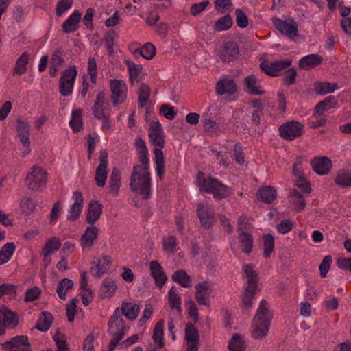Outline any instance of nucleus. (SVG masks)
<instances>
[{
  "mask_svg": "<svg viewBox=\"0 0 351 351\" xmlns=\"http://www.w3.org/2000/svg\"><path fill=\"white\" fill-rule=\"evenodd\" d=\"M232 19L230 15L227 14L223 17L218 19L213 29L216 32H222L229 29L232 25Z\"/></svg>",
  "mask_w": 351,
  "mask_h": 351,
  "instance_id": "37998d69",
  "label": "nucleus"
},
{
  "mask_svg": "<svg viewBox=\"0 0 351 351\" xmlns=\"http://www.w3.org/2000/svg\"><path fill=\"white\" fill-rule=\"evenodd\" d=\"M163 249L167 252H174L177 245V239L175 236H169L162 239Z\"/></svg>",
  "mask_w": 351,
  "mask_h": 351,
  "instance_id": "e2e57ef3",
  "label": "nucleus"
},
{
  "mask_svg": "<svg viewBox=\"0 0 351 351\" xmlns=\"http://www.w3.org/2000/svg\"><path fill=\"white\" fill-rule=\"evenodd\" d=\"M61 245L60 239L58 237H52L47 241L42 248L41 254L43 256H50L59 250Z\"/></svg>",
  "mask_w": 351,
  "mask_h": 351,
  "instance_id": "cd10ccee",
  "label": "nucleus"
},
{
  "mask_svg": "<svg viewBox=\"0 0 351 351\" xmlns=\"http://www.w3.org/2000/svg\"><path fill=\"white\" fill-rule=\"evenodd\" d=\"M185 339L189 341H199V335L198 330L191 324H188L185 328Z\"/></svg>",
  "mask_w": 351,
  "mask_h": 351,
  "instance_id": "bf43d9fd",
  "label": "nucleus"
},
{
  "mask_svg": "<svg viewBox=\"0 0 351 351\" xmlns=\"http://www.w3.org/2000/svg\"><path fill=\"white\" fill-rule=\"evenodd\" d=\"M30 125L29 123L25 119H19L17 121L16 125V130L18 132V136L20 138V141L24 146V149L23 151V156H25L28 155L30 152Z\"/></svg>",
  "mask_w": 351,
  "mask_h": 351,
  "instance_id": "f8f14e48",
  "label": "nucleus"
},
{
  "mask_svg": "<svg viewBox=\"0 0 351 351\" xmlns=\"http://www.w3.org/2000/svg\"><path fill=\"white\" fill-rule=\"evenodd\" d=\"M237 91L234 81L230 78H224L217 82L216 92L219 95H232Z\"/></svg>",
  "mask_w": 351,
  "mask_h": 351,
  "instance_id": "5701e85b",
  "label": "nucleus"
},
{
  "mask_svg": "<svg viewBox=\"0 0 351 351\" xmlns=\"http://www.w3.org/2000/svg\"><path fill=\"white\" fill-rule=\"evenodd\" d=\"M274 27L283 35L293 40L298 34V26L292 18L282 20L280 18L274 17L271 19Z\"/></svg>",
  "mask_w": 351,
  "mask_h": 351,
  "instance_id": "1a4fd4ad",
  "label": "nucleus"
},
{
  "mask_svg": "<svg viewBox=\"0 0 351 351\" xmlns=\"http://www.w3.org/2000/svg\"><path fill=\"white\" fill-rule=\"evenodd\" d=\"M150 141L155 147L154 149V160L156 163V172L160 180L165 175V160L162 149L164 147L165 139L163 134H149Z\"/></svg>",
  "mask_w": 351,
  "mask_h": 351,
  "instance_id": "423d86ee",
  "label": "nucleus"
},
{
  "mask_svg": "<svg viewBox=\"0 0 351 351\" xmlns=\"http://www.w3.org/2000/svg\"><path fill=\"white\" fill-rule=\"evenodd\" d=\"M152 178L149 172V164H137L134 165L130 177V187L134 192L143 195L148 199L152 195Z\"/></svg>",
  "mask_w": 351,
  "mask_h": 351,
  "instance_id": "f257e3e1",
  "label": "nucleus"
},
{
  "mask_svg": "<svg viewBox=\"0 0 351 351\" xmlns=\"http://www.w3.org/2000/svg\"><path fill=\"white\" fill-rule=\"evenodd\" d=\"M168 298L171 310H176L178 313H180L182 311L181 298L180 295L176 292V289L173 287L169 291Z\"/></svg>",
  "mask_w": 351,
  "mask_h": 351,
  "instance_id": "79ce46f5",
  "label": "nucleus"
},
{
  "mask_svg": "<svg viewBox=\"0 0 351 351\" xmlns=\"http://www.w3.org/2000/svg\"><path fill=\"white\" fill-rule=\"evenodd\" d=\"M213 292L211 282L205 281L199 283L195 287V299L199 304L209 306L210 303L209 296Z\"/></svg>",
  "mask_w": 351,
  "mask_h": 351,
  "instance_id": "dca6fc26",
  "label": "nucleus"
},
{
  "mask_svg": "<svg viewBox=\"0 0 351 351\" xmlns=\"http://www.w3.org/2000/svg\"><path fill=\"white\" fill-rule=\"evenodd\" d=\"M81 19V14L79 11H74L62 24V30L65 33L75 32L77 28V24Z\"/></svg>",
  "mask_w": 351,
  "mask_h": 351,
  "instance_id": "c85d7f7f",
  "label": "nucleus"
},
{
  "mask_svg": "<svg viewBox=\"0 0 351 351\" xmlns=\"http://www.w3.org/2000/svg\"><path fill=\"white\" fill-rule=\"evenodd\" d=\"M0 316L6 328H14L17 326L19 322L18 317L6 306H2L0 307Z\"/></svg>",
  "mask_w": 351,
  "mask_h": 351,
  "instance_id": "393cba45",
  "label": "nucleus"
},
{
  "mask_svg": "<svg viewBox=\"0 0 351 351\" xmlns=\"http://www.w3.org/2000/svg\"><path fill=\"white\" fill-rule=\"evenodd\" d=\"M29 56V55L27 52H24L19 58H17L12 71L13 75H21L26 73V66L28 63Z\"/></svg>",
  "mask_w": 351,
  "mask_h": 351,
  "instance_id": "4c0bfd02",
  "label": "nucleus"
},
{
  "mask_svg": "<svg viewBox=\"0 0 351 351\" xmlns=\"http://www.w3.org/2000/svg\"><path fill=\"white\" fill-rule=\"evenodd\" d=\"M73 286V282L69 278H64L59 282L57 287V293L62 300L66 299V291Z\"/></svg>",
  "mask_w": 351,
  "mask_h": 351,
  "instance_id": "8fccbe9b",
  "label": "nucleus"
},
{
  "mask_svg": "<svg viewBox=\"0 0 351 351\" xmlns=\"http://www.w3.org/2000/svg\"><path fill=\"white\" fill-rule=\"evenodd\" d=\"M235 15L237 26L241 28L246 27L248 25V17L247 15L241 9L235 10Z\"/></svg>",
  "mask_w": 351,
  "mask_h": 351,
  "instance_id": "774afa93",
  "label": "nucleus"
},
{
  "mask_svg": "<svg viewBox=\"0 0 351 351\" xmlns=\"http://www.w3.org/2000/svg\"><path fill=\"white\" fill-rule=\"evenodd\" d=\"M98 232L99 229L93 225L86 228L80 240L83 250L90 249L93 246L97 237Z\"/></svg>",
  "mask_w": 351,
  "mask_h": 351,
  "instance_id": "aec40b11",
  "label": "nucleus"
},
{
  "mask_svg": "<svg viewBox=\"0 0 351 351\" xmlns=\"http://www.w3.org/2000/svg\"><path fill=\"white\" fill-rule=\"evenodd\" d=\"M14 243H7L0 250V265L7 263L15 251Z\"/></svg>",
  "mask_w": 351,
  "mask_h": 351,
  "instance_id": "c03bdc74",
  "label": "nucleus"
},
{
  "mask_svg": "<svg viewBox=\"0 0 351 351\" xmlns=\"http://www.w3.org/2000/svg\"><path fill=\"white\" fill-rule=\"evenodd\" d=\"M244 83L247 91L250 94L255 95H262L264 94V91L262 89L259 81L254 75L246 77Z\"/></svg>",
  "mask_w": 351,
  "mask_h": 351,
  "instance_id": "7c9ffc66",
  "label": "nucleus"
},
{
  "mask_svg": "<svg viewBox=\"0 0 351 351\" xmlns=\"http://www.w3.org/2000/svg\"><path fill=\"white\" fill-rule=\"evenodd\" d=\"M125 64L128 66L130 73V80L132 82H134V81L139 76L143 67L141 65L136 64L130 61L127 62Z\"/></svg>",
  "mask_w": 351,
  "mask_h": 351,
  "instance_id": "13d9d810",
  "label": "nucleus"
},
{
  "mask_svg": "<svg viewBox=\"0 0 351 351\" xmlns=\"http://www.w3.org/2000/svg\"><path fill=\"white\" fill-rule=\"evenodd\" d=\"M117 289L114 280L111 278H105L100 287V296L102 298L112 297Z\"/></svg>",
  "mask_w": 351,
  "mask_h": 351,
  "instance_id": "72a5a7b5",
  "label": "nucleus"
},
{
  "mask_svg": "<svg viewBox=\"0 0 351 351\" xmlns=\"http://www.w3.org/2000/svg\"><path fill=\"white\" fill-rule=\"evenodd\" d=\"M323 61V58L317 53H312L305 56L300 59L298 66L300 68L308 70L320 64Z\"/></svg>",
  "mask_w": 351,
  "mask_h": 351,
  "instance_id": "a878e982",
  "label": "nucleus"
},
{
  "mask_svg": "<svg viewBox=\"0 0 351 351\" xmlns=\"http://www.w3.org/2000/svg\"><path fill=\"white\" fill-rule=\"evenodd\" d=\"M337 184L341 186H351V171H344L339 172L335 180Z\"/></svg>",
  "mask_w": 351,
  "mask_h": 351,
  "instance_id": "864d4df0",
  "label": "nucleus"
},
{
  "mask_svg": "<svg viewBox=\"0 0 351 351\" xmlns=\"http://www.w3.org/2000/svg\"><path fill=\"white\" fill-rule=\"evenodd\" d=\"M36 208V204L29 197H24L21 202V208L25 215L32 213Z\"/></svg>",
  "mask_w": 351,
  "mask_h": 351,
  "instance_id": "4d7b16f0",
  "label": "nucleus"
},
{
  "mask_svg": "<svg viewBox=\"0 0 351 351\" xmlns=\"http://www.w3.org/2000/svg\"><path fill=\"white\" fill-rule=\"evenodd\" d=\"M304 125L298 121H291L280 126V136L288 141H292L302 134Z\"/></svg>",
  "mask_w": 351,
  "mask_h": 351,
  "instance_id": "9b49d317",
  "label": "nucleus"
},
{
  "mask_svg": "<svg viewBox=\"0 0 351 351\" xmlns=\"http://www.w3.org/2000/svg\"><path fill=\"white\" fill-rule=\"evenodd\" d=\"M276 191L271 186H263L258 190V199L267 204L271 203L276 198Z\"/></svg>",
  "mask_w": 351,
  "mask_h": 351,
  "instance_id": "c9c22d12",
  "label": "nucleus"
},
{
  "mask_svg": "<svg viewBox=\"0 0 351 351\" xmlns=\"http://www.w3.org/2000/svg\"><path fill=\"white\" fill-rule=\"evenodd\" d=\"M172 280L179 283L183 287H189L191 286V278L184 270H179L175 272L172 276Z\"/></svg>",
  "mask_w": 351,
  "mask_h": 351,
  "instance_id": "de8ad7c7",
  "label": "nucleus"
},
{
  "mask_svg": "<svg viewBox=\"0 0 351 351\" xmlns=\"http://www.w3.org/2000/svg\"><path fill=\"white\" fill-rule=\"evenodd\" d=\"M88 72L93 83L96 82L97 69V63L94 58L89 57L88 60Z\"/></svg>",
  "mask_w": 351,
  "mask_h": 351,
  "instance_id": "0e129e2a",
  "label": "nucleus"
},
{
  "mask_svg": "<svg viewBox=\"0 0 351 351\" xmlns=\"http://www.w3.org/2000/svg\"><path fill=\"white\" fill-rule=\"evenodd\" d=\"M73 0H59L56 5V15L61 16L66 11L71 9Z\"/></svg>",
  "mask_w": 351,
  "mask_h": 351,
  "instance_id": "680f3d73",
  "label": "nucleus"
},
{
  "mask_svg": "<svg viewBox=\"0 0 351 351\" xmlns=\"http://www.w3.org/2000/svg\"><path fill=\"white\" fill-rule=\"evenodd\" d=\"M82 112L80 109L75 110L72 112V119L69 124L74 132H78L82 128Z\"/></svg>",
  "mask_w": 351,
  "mask_h": 351,
  "instance_id": "603ef678",
  "label": "nucleus"
},
{
  "mask_svg": "<svg viewBox=\"0 0 351 351\" xmlns=\"http://www.w3.org/2000/svg\"><path fill=\"white\" fill-rule=\"evenodd\" d=\"M53 340L57 346L58 351H69V348L64 336L61 333H56Z\"/></svg>",
  "mask_w": 351,
  "mask_h": 351,
  "instance_id": "69168bd1",
  "label": "nucleus"
},
{
  "mask_svg": "<svg viewBox=\"0 0 351 351\" xmlns=\"http://www.w3.org/2000/svg\"><path fill=\"white\" fill-rule=\"evenodd\" d=\"M229 351H244L245 346L241 336L239 334H234L228 343Z\"/></svg>",
  "mask_w": 351,
  "mask_h": 351,
  "instance_id": "49530a36",
  "label": "nucleus"
},
{
  "mask_svg": "<svg viewBox=\"0 0 351 351\" xmlns=\"http://www.w3.org/2000/svg\"><path fill=\"white\" fill-rule=\"evenodd\" d=\"M131 51L135 56H141L146 60H151L156 54V48L151 43H146L141 48L132 49L130 47Z\"/></svg>",
  "mask_w": 351,
  "mask_h": 351,
  "instance_id": "473e14b6",
  "label": "nucleus"
},
{
  "mask_svg": "<svg viewBox=\"0 0 351 351\" xmlns=\"http://www.w3.org/2000/svg\"><path fill=\"white\" fill-rule=\"evenodd\" d=\"M239 46L234 41H229L224 43L218 51L219 58L223 62L229 63L237 59L239 55Z\"/></svg>",
  "mask_w": 351,
  "mask_h": 351,
  "instance_id": "4468645a",
  "label": "nucleus"
},
{
  "mask_svg": "<svg viewBox=\"0 0 351 351\" xmlns=\"http://www.w3.org/2000/svg\"><path fill=\"white\" fill-rule=\"evenodd\" d=\"M339 88V86L337 84L328 82H315L314 85L315 92L319 95L333 93L335 90Z\"/></svg>",
  "mask_w": 351,
  "mask_h": 351,
  "instance_id": "f704fd0d",
  "label": "nucleus"
},
{
  "mask_svg": "<svg viewBox=\"0 0 351 351\" xmlns=\"http://www.w3.org/2000/svg\"><path fill=\"white\" fill-rule=\"evenodd\" d=\"M110 98L114 106L123 104L127 97L128 88L123 80H110L109 82Z\"/></svg>",
  "mask_w": 351,
  "mask_h": 351,
  "instance_id": "9d476101",
  "label": "nucleus"
},
{
  "mask_svg": "<svg viewBox=\"0 0 351 351\" xmlns=\"http://www.w3.org/2000/svg\"><path fill=\"white\" fill-rule=\"evenodd\" d=\"M289 201L291 204L295 207V210L300 212L306 206V202L303 195L295 190H292L289 195Z\"/></svg>",
  "mask_w": 351,
  "mask_h": 351,
  "instance_id": "58836bf2",
  "label": "nucleus"
},
{
  "mask_svg": "<svg viewBox=\"0 0 351 351\" xmlns=\"http://www.w3.org/2000/svg\"><path fill=\"white\" fill-rule=\"evenodd\" d=\"M313 169L319 175H325L330 171L332 164L330 160L326 156L315 158L311 161Z\"/></svg>",
  "mask_w": 351,
  "mask_h": 351,
  "instance_id": "b1692460",
  "label": "nucleus"
},
{
  "mask_svg": "<svg viewBox=\"0 0 351 351\" xmlns=\"http://www.w3.org/2000/svg\"><path fill=\"white\" fill-rule=\"evenodd\" d=\"M72 199L74 202L68 210L67 220L73 221L79 217L82 213L84 206V197L81 192L75 191Z\"/></svg>",
  "mask_w": 351,
  "mask_h": 351,
  "instance_id": "f3484780",
  "label": "nucleus"
},
{
  "mask_svg": "<svg viewBox=\"0 0 351 351\" xmlns=\"http://www.w3.org/2000/svg\"><path fill=\"white\" fill-rule=\"evenodd\" d=\"M337 104V101L334 96L326 97L315 106L314 110L315 116L322 115L325 112L335 108Z\"/></svg>",
  "mask_w": 351,
  "mask_h": 351,
  "instance_id": "bb28decb",
  "label": "nucleus"
},
{
  "mask_svg": "<svg viewBox=\"0 0 351 351\" xmlns=\"http://www.w3.org/2000/svg\"><path fill=\"white\" fill-rule=\"evenodd\" d=\"M150 95V88L146 84H143L138 92V105L140 108H144Z\"/></svg>",
  "mask_w": 351,
  "mask_h": 351,
  "instance_id": "6e6d98bb",
  "label": "nucleus"
},
{
  "mask_svg": "<svg viewBox=\"0 0 351 351\" xmlns=\"http://www.w3.org/2000/svg\"><path fill=\"white\" fill-rule=\"evenodd\" d=\"M140 306L133 302H123L121 315H123L130 320H134L138 315Z\"/></svg>",
  "mask_w": 351,
  "mask_h": 351,
  "instance_id": "2f4dec72",
  "label": "nucleus"
},
{
  "mask_svg": "<svg viewBox=\"0 0 351 351\" xmlns=\"http://www.w3.org/2000/svg\"><path fill=\"white\" fill-rule=\"evenodd\" d=\"M108 176L107 167L99 165L95 171V180L99 187H104Z\"/></svg>",
  "mask_w": 351,
  "mask_h": 351,
  "instance_id": "3c124183",
  "label": "nucleus"
},
{
  "mask_svg": "<svg viewBox=\"0 0 351 351\" xmlns=\"http://www.w3.org/2000/svg\"><path fill=\"white\" fill-rule=\"evenodd\" d=\"M291 60L288 58L271 62H263L260 64V67L267 75L276 77L278 76L282 70L288 68L291 64Z\"/></svg>",
  "mask_w": 351,
  "mask_h": 351,
  "instance_id": "ddd939ff",
  "label": "nucleus"
},
{
  "mask_svg": "<svg viewBox=\"0 0 351 351\" xmlns=\"http://www.w3.org/2000/svg\"><path fill=\"white\" fill-rule=\"evenodd\" d=\"M197 182L200 191L213 194L214 198L217 199H224L230 193V189L228 186L216 178L205 177L202 173L197 174Z\"/></svg>",
  "mask_w": 351,
  "mask_h": 351,
  "instance_id": "7ed1b4c3",
  "label": "nucleus"
},
{
  "mask_svg": "<svg viewBox=\"0 0 351 351\" xmlns=\"http://www.w3.org/2000/svg\"><path fill=\"white\" fill-rule=\"evenodd\" d=\"M103 209V205L97 200H91L88 204L86 219V221L93 225L100 217Z\"/></svg>",
  "mask_w": 351,
  "mask_h": 351,
  "instance_id": "412c9836",
  "label": "nucleus"
},
{
  "mask_svg": "<svg viewBox=\"0 0 351 351\" xmlns=\"http://www.w3.org/2000/svg\"><path fill=\"white\" fill-rule=\"evenodd\" d=\"M135 147L139 155L138 163L142 165L149 164L148 150L145 142L141 138H137L135 141Z\"/></svg>",
  "mask_w": 351,
  "mask_h": 351,
  "instance_id": "e433bc0d",
  "label": "nucleus"
},
{
  "mask_svg": "<svg viewBox=\"0 0 351 351\" xmlns=\"http://www.w3.org/2000/svg\"><path fill=\"white\" fill-rule=\"evenodd\" d=\"M197 215L200 220L202 226L205 228H210L213 226L215 221L214 213L203 204L197 205Z\"/></svg>",
  "mask_w": 351,
  "mask_h": 351,
  "instance_id": "a211bd4d",
  "label": "nucleus"
},
{
  "mask_svg": "<svg viewBox=\"0 0 351 351\" xmlns=\"http://www.w3.org/2000/svg\"><path fill=\"white\" fill-rule=\"evenodd\" d=\"M5 351H31V346L27 336H16L3 343Z\"/></svg>",
  "mask_w": 351,
  "mask_h": 351,
  "instance_id": "2eb2a0df",
  "label": "nucleus"
},
{
  "mask_svg": "<svg viewBox=\"0 0 351 351\" xmlns=\"http://www.w3.org/2000/svg\"><path fill=\"white\" fill-rule=\"evenodd\" d=\"M160 112L168 120H173L177 114L176 108L167 104H164L161 106Z\"/></svg>",
  "mask_w": 351,
  "mask_h": 351,
  "instance_id": "052dcab7",
  "label": "nucleus"
},
{
  "mask_svg": "<svg viewBox=\"0 0 351 351\" xmlns=\"http://www.w3.org/2000/svg\"><path fill=\"white\" fill-rule=\"evenodd\" d=\"M272 318L266 300H262L257 309L252 324V337L254 339H262L267 335Z\"/></svg>",
  "mask_w": 351,
  "mask_h": 351,
  "instance_id": "f03ea898",
  "label": "nucleus"
},
{
  "mask_svg": "<svg viewBox=\"0 0 351 351\" xmlns=\"http://www.w3.org/2000/svg\"><path fill=\"white\" fill-rule=\"evenodd\" d=\"M52 321L53 316L50 313L43 312L36 324V328L40 331L46 332L49 329Z\"/></svg>",
  "mask_w": 351,
  "mask_h": 351,
  "instance_id": "a19ab883",
  "label": "nucleus"
},
{
  "mask_svg": "<svg viewBox=\"0 0 351 351\" xmlns=\"http://www.w3.org/2000/svg\"><path fill=\"white\" fill-rule=\"evenodd\" d=\"M108 106V104L106 101V95L104 91H100L97 93L96 99L92 107V111L94 116L97 119H101L105 117V114H107L105 112V108Z\"/></svg>",
  "mask_w": 351,
  "mask_h": 351,
  "instance_id": "4be33fe9",
  "label": "nucleus"
},
{
  "mask_svg": "<svg viewBox=\"0 0 351 351\" xmlns=\"http://www.w3.org/2000/svg\"><path fill=\"white\" fill-rule=\"evenodd\" d=\"M47 173L38 167H33L27 174L25 182L27 188L34 191H42L46 186Z\"/></svg>",
  "mask_w": 351,
  "mask_h": 351,
  "instance_id": "0eeeda50",
  "label": "nucleus"
},
{
  "mask_svg": "<svg viewBox=\"0 0 351 351\" xmlns=\"http://www.w3.org/2000/svg\"><path fill=\"white\" fill-rule=\"evenodd\" d=\"M241 250L245 254H250L252 252L254 239L251 233L238 234Z\"/></svg>",
  "mask_w": 351,
  "mask_h": 351,
  "instance_id": "ea45409f",
  "label": "nucleus"
},
{
  "mask_svg": "<svg viewBox=\"0 0 351 351\" xmlns=\"http://www.w3.org/2000/svg\"><path fill=\"white\" fill-rule=\"evenodd\" d=\"M121 186V173L117 168H113L110 176L109 193L113 196H117Z\"/></svg>",
  "mask_w": 351,
  "mask_h": 351,
  "instance_id": "c756f323",
  "label": "nucleus"
},
{
  "mask_svg": "<svg viewBox=\"0 0 351 351\" xmlns=\"http://www.w3.org/2000/svg\"><path fill=\"white\" fill-rule=\"evenodd\" d=\"M264 252L263 256L267 258L270 257L274 249V237L271 234H267L263 237Z\"/></svg>",
  "mask_w": 351,
  "mask_h": 351,
  "instance_id": "5fc2aeb1",
  "label": "nucleus"
},
{
  "mask_svg": "<svg viewBox=\"0 0 351 351\" xmlns=\"http://www.w3.org/2000/svg\"><path fill=\"white\" fill-rule=\"evenodd\" d=\"M40 293V289L38 287H34L26 291L24 300L26 302H33L38 299Z\"/></svg>",
  "mask_w": 351,
  "mask_h": 351,
  "instance_id": "338daca9",
  "label": "nucleus"
},
{
  "mask_svg": "<svg viewBox=\"0 0 351 351\" xmlns=\"http://www.w3.org/2000/svg\"><path fill=\"white\" fill-rule=\"evenodd\" d=\"M149 270L156 286L159 288L162 287L167 280V276L162 266L157 261H152L149 263Z\"/></svg>",
  "mask_w": 351,
  "mask_h": 351,
  "instance_id": "6ab92c4d",
  "label": "nucleus"
},
{
  "mask_svg": "<svg viewBox=\"0 0 351 351\" xmlns=\"http://www.w3.org/2000/svg\"><path fill=\"white\" fill-rule=\"evenodd\" d=\"M237 228L238 234L250 233V231L252 229L253 226L250 222V219L243 215L238 218Z\"/></svg>",
  "mask_w": 351,
  "mask_h": 351,
  "instance_id": "a18cd8bd",
  "label": "nucleus"
},
{
  "mask_svg": "<svg viewBox=\"0 0 351 351\" xmlns=\"http://www.w3.org/2000/svg\"><path fill=\"white\" fill-rule=\"evenodd\" d=\"M163 326L164 322L162 320H160L158 322L154 329L153 332V339L155 343L157 344L158 348H161L164 346L163 343Z\"/></svg>",
  "mask_w": 351,
  "mask_h": 351,
  "instance_id": "09e8293b",
  "label": "nucleus"
},
{
  "mask_svg": "<svg viewBox=\"0 0 351 351\" xmlns=\"http://www.w3.org/2000/svg\"><path fill=\"white\" fill-rule=\"evenodd\" d=\"M76 76L77 70L73 66H69L62 73L59 80V90L61 95L67 97L72 94Z\"/></svg>",
  "mask_w": 351,
  "mask_h": 351,
  "instance_id": "6e6552de",
  "label": "nucleus"
},
{
  "mask_svg": "<svg viewBox=\"0 0 351 351\" xmlns=\"http://www.w3.org/2000/svg\"><path fill=\"white\" fill-rule=\"evenodd\" d=\"M243 277L246 279L245 283V293L242 299L243 307L251 308L254 294L258 291V273L251 264H246L242 268Z\"/></svg>",
  "mask_w": 351,
  "mask_h": 351,
  "instance_id": "20e7f679",
  "label": "nucleus"
},
{
  "mask_svg": "<svg viewBox=\"0 0 351 351\" xmlns=\"http://www.w3.org/2000/svg\"><path fill=\"white\" fill-rule=\"evenodd\" d=\"M125 331V322L121 317L119 308H117L108 322V333L112 337L109 344L108 351L114 350L123 339Z\"/></svg>",
  "mask_w": 351,
  "mask_h": 351,
  "instance_id": "39448f33",
  "label": "nucleus"
}]
</instances>
